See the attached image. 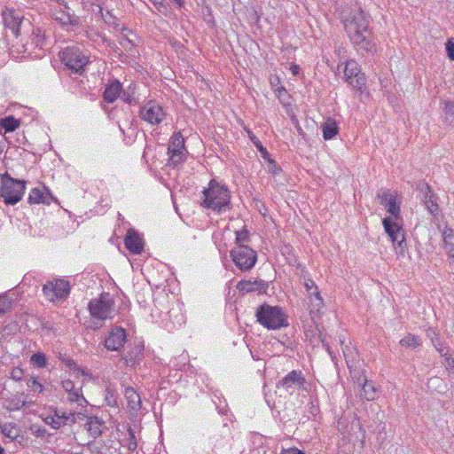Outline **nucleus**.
Returning a JSON list of instances; mask_svg holds the SVG:
<instances>
[{"mask_svg":"<svg viewBox=\"0 0 454 454\" xmlns=\"http://www.w3.org/2000/svg\"><path fill=\"white\" fill-rule=\"evenodd\" d=\"M342 22L348 35L358 51L373 52L376 51L375 43L369 29V20L360 7L342 15Z\"/></svg>","mask_w":454,"mask_h":454,"instance_id":"obj_1","label":"nucleus"},{"mask_svg":"<svg viewBox=\"0 0 454 454\" xmlns=\"http://www.w3.org/2000/svg\"><path fill=\"white\" fill-rule=\"evenodd\" d=\"M389 216L382 220L386 233L390 238L397 254L403 256L406 252V241L403 229V219L400 215V206L396 202L395 196L384 205Z\"/></svg>","mask_w":454,"mask_h":454,"instance_id":"obj_2","label":"nucleus"},{"mask_svg":"<svg viewBox=\"0 0 454 454\" xmlns=\"http://www.w3.org/2000/svg\"><path fill=\"white\" fill-rule=\"evenodd\" d=\"M230 199L228 189L212 180L209 182L208 187L203 191L201 206L222 213L230 208Z\"/></svg>","mask_w":454,"mask_h":454,"instance_id":"obj_3","label":"nucleus"},{"mask_svg":"<svg viewBox=\"0 0 454 454\" xmlns=\"http://www.w3.org/2000/svg\"><path fill=\"white\" fill-rule=\"evenodd\" d=\"M255 317L262 325L270 330L280 329L288 325L286 314L278 306L262 305L257 308Z\"/></svg>","mask_w":454,"mask_h":454,"instance_id":"obj_4","label":"nucleus"},{"mask_svg":"<svg viewBox=\"0 0 454 454\" xmlns=\"http://www.w3.org/2000/svg\"><path fill=\"white\" fill-rule=\"evenodd\" d=\"M62 63L74 74H81L89 63L88 55L79 46H69L59 53Z\"/></svg>","mask_w":454,"mask_h":454,"instance_id":"obj_5","label":"nucleus"},{"mask_svg":"<svg viewBox=\"0 0 454 454\" xmlns=\"http://www.w3.org/2000/svg\"><path fill=\"white\" fill-rule=\"evenodd\" d=\"M114 299L109 293H103L88 304L90 316L100 322L112 318L114 311Z\"/></svg>","mask_w":454,"mask_h":454,"instance_id":"obj_6","label":"nucleus"},{"mask_svg":"<svg viewBox=\"0 0 454 454\" xmlns=\"http://www.w3.org/2000/svg\"><path fill=\"white\" fill-rule=\"evenodd\" d=\"M26 189L25 181L12 178L7 173L2 176L0 195L7 205H15L21 200Z\"/></svg>","mask_w":454,"mask_h":454,"instance_id":"obj_7","label":"nucleus"},{"mask_svg":"<svg viewBox=\"0 0 454 454\" xmlns=\"http://www.w3.org/2000/svg\"><path fill=\"white\" fill-rule=\"evenodd\" d=\"M51 17L67 30L80 25V18L71 12L64 0H56L55 4L51 5Z\"/></svg>","mask_w":454,"mask_h":454,"instance_id":"obj_8","label":"nucleus"},{"mask_svg":"<svg viewBox=\"0 0 454 454\" xmlns=\"http://www.w3.org/2000/svg\"><path fill=\"white\" fill-rule=\"evenodd\" d=\"M230 255L235 265L242 271L251 270L257 260L254 250L247 245H238L230 252Z\"/></svg>","mask_w":454,"mask_h":454,"instance_id":"obj_9","label":"nucleus"},{"mask_svg":"<svg viewBox=\"0 0 454 454\" xmlns=\"http://www.w3.org/2000/svg\"><path fill=\"white\" fill-rule=\"evenodd\" d=\"M139 116L151 125H159L165 119L166 113L159 103L150 100L141 106Z\"/></svg>","mask_w":454,"mask_h":454,"instance_id":"obj_10","label":"nucleus"},{"mask_svg":"<svg viewBox=\"0 0 454 454\" xmlns=\"http://www.w3.org/2000/svg\"><path fill=\"white\" fill-rule=\"evenodd\" d=\"M43 292L51 301L62 300L67 297L70 292L69 282L65 279L48 281L43 287Z\"/></svg>","mask_w":454,"mask_h":454,"instance_id":"obj_11","label":"nucleus"},{"mask_svg":"<svg viewBox=\"0 0 454 454\" xmlns=\"http://www.w3.org/2000/svg\"><path fill=\"white\" fill-rule=\"evenodd\" d=\"M306 379L301 371L293 370L277 383L278 388H283L290 395L304 389Z\"/></svg>","mask_w":454,"mask_h":454,"instance_id":"obj_12","label":"nucleus"},{"mask_svg":"<svg viewBox=\"0 0 454 454\" xmlns=\"http://www.w3.org/2000/svg\"><path fill=\"white\" fill-rule=\"evenodd\" d=\"M344 76L346 82L353 89L362 90L365 85L366 79L364 74L361 72L359 65L353 59L346 62Z\"/></svg>","mask_w":454,"mask_h":454,"instance_id":"obj_13","label":"nucleus"},{"mask_svg":"<svg viewBox=\"0 0 454 454\" xmlns=\"http://www.w3.org/2000/svg\"><path fill=\"white\" fill-rule=\"evenodd\" d=\"M304 286L308 293L310 301V313L319 312L324 306V300L314 280L311 278L305 279Z\"/></svg>","mask_w":454,"mask_h":454,"instance_id":"obj_14","label":"nucleus"},{"mask_svg":"<svg viewBox=\"0 0 454 454\" xmlns=\"http://www.w3.org/2000/svg\"><path fill=\"white\" fill-rule=\"evenodd\" d=\"M126 338L127 334L125 329L116 326L112 329L108 336L106 338L105 347L108 350L118 351L123 347Z\"/></svg>","mask_w":454,"mask_h":454,"instance_id":"obj_15","label":"nucleus"},{"mask_svg":"<svg viewBox=\"0 0 454 454\" xmlns=\"http://www.w3.org/2000/svg\"><path fill=\"white\" fill-rule=\"evenodd\" d=\"M417 189L423 194V202L430 214L435 215L438 214L439 207L436 202V196L432 192L428 184L421 182L418 184Z\"/></svg>","mask_w":454,"mask_h":454,"instance_id":"obj_16","label":"nucleus"},{"mask_svg":"<svg viewBox=\"0 0 454 454\" xmlns=\"http://www.w3.org/2000/svg\"><path fill=\"white\" fill-rule=\"evenodd\" d=\"M124 244L126 248L134 254H140L144 250V244L138 233L129 229L126 234Z\"/></svg>","mask_w":454,"mask_h":454,"instance_id":"obj_17","label":"nucleus"},{"mask_svg":"<svg viewBox=\"0 0 454 454\" xmlns=\"http://www.w3.org/2000/svg\"><path fill=\"white\" fill-rule=\"evenodd\" d=\"M442 237L443 251L448 255L449 262L454 264V230L444 227L442 231Z\"/></svg>","mask_w":454,"mask_h":454,"instance_id":"obj_18","label":"nucleus"},{"mask_svg":"<svg viewBox=\"0 0 454 454\" xmlns=\"http://www.w3.org/2000/svg\"><path fill=\"white\" fill-rule=\"evenodd\" d=\"M52 199L53 196L50 191L43 186L32 189L28 194L27 201L31 205L39 203L50 204Z\"/></svg>","mask_w":454,"mask_h":454,"instance_id":"obj_19","label":"nucleus"},{"mask_svg":"<svg viewBox=\"0 0 454 454\" xmlns=\"http://www.w3.org/2000/svg\"><path fill=\"white\" fill-rule=\"evenodd\" d=\"M238 288L240 291L251 293L254 291L264 292L268 288V284L263 280H242L239 282Z\"/></svg>","mask_w":454,"mask_h":454,"instance_id":"obj_20","label":"nucleus"},{"mask_svg":"<svg viewBox=\"0 0 454 454\" xmlns=\"http://www.w3.org/2000/svg\"><path fill=\"white\" fill-rule=\"evenodd\" d=\"M121 84L119 81L111 82L106 87L103 94L105 101L114 103L121 93Z\"/></svg>","mask_w":454,"mask_h":454,"instance_id":"obj_21","label":"nucleus"},{"mask_svg":"<svg viewBox=\"0 0 454 454\" xmlns=\"http://www.w3.org/2000/svg\"><path fill=\"white\" fill-rule=\"evenodd\" d=\"M340 345L342 347V352L346 360V364L350 370V373H353V370L356 371V369L358 354L354 348L344 345L343 340H340Z\"/></svg>","mask_w":454,"mask_h":454,"instance_id":"obj_22","label":"nucleus"},{"mask_svg":"<svg viewBox=\"0 0 454 454\" xmlns=\"http://www.w3.org/2000/svg\"><path fill=\"white\" fill-rule=\"evenodd\" d=\"M321 129L323 132V137L325 140L332 139L339 132L337 122L332 118H327L325 121L322 123Z\"/></svg>","mask_w":454,"mask_h":454,"instance_id":"obj_23","label":"nucleus"},{"mask_svg":"<svg viewBox=\"0 0 454 454\" xmlns=\"http://www.w3.org/2000/svg\"><path fill=\"white\" fill-rule=\"evenodd\" d=\"M124 395L131 410L138 411L141 408V397L133 387H126Z\"/></svg>","mask_w":454,"mask_h":454,"instance_id":"obj_24","label":"nucleus"},{"mask_svg":"<svg viewBox=\"0 0 454 454\" xmlns=\"http://www.w3.org/2000/svg\"><path fill=\"white\" fill-rule=\"evenodd\" d=\"M4 22L5 27H8L13 35H18L21 22L19 17L14 16L12 12H5L4 14Z\"/></svg>","mask_w":454,"mask_h":454,"instance_id":"obj_25","label":"nucleus"},{"mask_svg":"<svg viewBox=\"0 0 454 454\" xmlns=\"http://www.w3.org/2000/svg\"><path fill=\"white\" fill-rule=\"evenodd\" d=\"M359 385H362L361 396L367 401H372L375 398L376 390L372 383L368 382L365 378L358 379Z\"/></svg>","mask_w":454,"mask_h":454,"instance_id":"obj_26","label":"nucleus"},{"mask_svg":"<svg viewBox=\"0 0 454 454\" xmlns=\"http://www.w3.org/2000/svg\"><path fill=\"white\" fill-rule=\"evenodd\" d=\"M168 151H185L184 138L181 132H176L170 138V144Z\"/></svg>","mask_w":454,"mask_h":454,"instance_id":"obj_27","label":"nucleus"},{"mask_svg":"<svg viewBox=\"0 0 454 454\" xmlns=\"http://www.w3.org/2000/svg\"><path fill=\"white\" fill-rule=\"evenodd\" d=\"M400 344L407 348H416L422 345V341L419 336L408 333L400 340Z\"/></svg>","mask_w":454,"mask_h":454,"instance_id":"obj_28","label":"nucleus"},{"mask_svg":"<svg viewBox=\"0 0 454 454\" xmlns=\"http://www.w3.org/2000/svg\"><path fill=\"white\" fill-rule=\"evenodd\" d=\"M67 399L72 403H77L80 406H83L87 403L82 392V387H74L73 391L68 392Z\"/></svg>","mask_w":454,"mask_h":454,"instance_id":"obj_29","label":"nucleus"},{"mask_svg":"<svg viewBox=\"0 0 454 454\" xmlns=\"http://www.w3.org/2000/svg\"><path fill=\"white\" fill-rule=\"evenodd\" d=\"M19 126L20 121L12 115L0 119V127L4 129L5 132L14 131Z\"/></svg>","mask_w":454,"mask_h":454,"instance_id":"obj_30","label":"nucleus"},{"mask_svg":"<svg viewBox=\"0 0 454 454\" xmlns=\"http://www.w3.org/2000/svg\"><path fill=\"white\" fill-rule=\"evenodd\" d=\"M143 348L140 346H136L134 349L125 356L126 364L133 366L137 362L140 361L142 356Z\"/></svg>","mask_w":454,"mask_h":454,"instance_id":"obj_31","label":"nucleus"},{"mask_svg":"<svg viewBox=\"0 0 454 454\" xmlns=\"http://www.w3.org/2000/svg\"><path fill=\"white\" fill-rule=\"evenodd\" d=\"M427 337L430 339L432 344L436 348V350L441 354V356H446L447 353H443L444 348H438V345H440V340L438 338V333L435 332V330L432 327H429L426 331Z\"/></svg>","mask_w":454,"mask_h":454,"instance_id":"obj_32","label":"nucleus"},{"mask_svg":"<svg viewBox=\"0 0 454 454\" xmlns=\"http://www.w3.org/2000/svg\"><path fill=\"white\" fill-rule=\"evenodd\" d=\"M100 12L101 17L106 24L114 28H117L120 26L118 18L111 11L103 12V10L100 9Z\"/></svg>","mask_w":454,"mask_h":454,"instance_id":"obj_33","label":"nucleus"},{"mask_svg":"<svg viewBox=\"0 0 454 454\" xmlns=\"http://www.w3.org/2000/svg\"><path fill=\"white\" fill-rule=\"evenodd\" d=\"M31 364L38 368H44L47 366V357L44 353L37 352L30 357Z\"/></svg>","mask_w":454,"mask_h":454,"instance_id":"obj_34","label":"nucleus"},{"mask_svg":"<svg viewBox=\"0 0 454 454\" xmlns=\"http://www.w3.org/2000/svg\"><path fill=\"white\" fill-rule=\"evenodd\" d=\"M157 11L168 17L171 14V7L166 0H151Z\"/></svg>","mask_w":454,"mask_h":454,"instance_id":"obj_35","label":"nucleus"},{"mask_svg":"<svg viewBox=\"0 0 454 454\" xmlns=\"http://www.w3.org/2000/svg\"><path fill=\"white\" fill-rule=\"evenodd\" d=\"M247 133L249 138L251 139L254 146L258 149L263 159H269L270 153H268L267 149L262 145L261 141L254 135L252 131L248 130Z\"/></svg>","mask_w":454,"mask_h":454,"instance_id":"obj_36","label":"nucleus"},{"mask_svg":"<svg viewBox=\"0 0 454 454\" xmlns=\"http://www.w3.org/2000/svg\"><path fill=\"white\" fill-rule=\"evenodd\" d=\"M134 89H135V84L130 83L129 86L128 87V89L123 91L121 90V97L122 100L129 105L136 103V98L134 96V94H135Z\"/></svg>","mask_w":454,"mask_h":454,"instance_id":"obj_37","label":"nucleus"},{"mask_svg":"<svg viewBox=\"0 0 454 454\" xmlns=\"http://www.w3.org/2000/svg\"><path fill=\"white\" fill-rule=\"evenodd\" d=\"M184 151H168L169 155L168 165L176 167L184 160Z\"/></svg>","mask_w":454,"mask_h":454,"instance_id":"obj_38","label":"nucleus"},{"mask_svg":"<svg viewBox=\"0 0 454 454\" xmlns=\"http://www.w3.org/2000/svg\"><path fill=\"white\" fill-rule=\"evenodd\" d=\"M120 45L128 52H131L134 54L135 51V43L133 40L129 38L127 35L122 34L119 40Z\"/></svg>","mask_w":454,"mask_h":454,"instance_id":"obj_39","label":"nucleus"},{"mask_svg":"<svg viewBox=\"0 0 454 454\" xmlns=\"http://www.w3.org/2000/svg\"><path fill=\"white\" fill-rule=\"evenodd\" d=\"M27 388L35 393H43L44 387L42 383H40L37 379L34 376H31L27 380Z\"/></svg>","mask_w":454,"mask_h":454,"instance_id":"obj_40","label":"nucleus"},{"mask_svg":"<svg viewBox=\"0 0 454 454\" xmlns=\"http://www.w3.org/2000/svg\"><path fill=\"white\" fill-rule=\"evenodd\" d=\"M1 429L3 434L8 438L15 439L18 436L16 427L13 424H4Z\"/></svg>","mask_w":454,"mask_h":454,"instance_id":"obj_41","label":"nucleus"},{"mask_svg":"<svg viewBox=\"0 0 454 454\" xmlns=\"http://www.w3.org/2000/svg\"><path fill=\"white\" fill-rule=\"evenodd\" d=\"M12 300L6 294L0 295V315L5 314L11 310Z\"/></svg>","mask_w":454,"mask_h":454,"instance_id":"obj_42","label":"nucleus"},{"mask_svg":"<svg viewBox=\"0 0 454 454\" xmlns=\"http://www.w3.org/2000/svg\"><path fill=\"white\" fill-rule=\"evenodd\" d=\"M394 197H395V195L391 194L390 192L386 189H381L377 194L379 202L382 206L387 204L390 200V199H392Z\"/></svg>","mask_w":454,"mask_h":454,"instance_id":"obj_43","label":"nucleus"},{"mask_svg":"<svg viewBox=\"0 0 454 454\" xmlns=\"http://www.w3.org/2000/svg\"><path fill=\"white\" fill-rule=\"evenodd\" d=\"M249 240V233L246 229L236 232V246L245 245Z\"/></svg>","mask_w":454,"mask_h":454,"instance_id":"obj_44","label":"nucleus"},{"mask_svg":"<svg viewBox=\"0 0 454 454\" xmlns=\"http://www.w3.org/2000/svg\"><path fill=\"white\" fill-rule=\"evenodd\" d=\"M61 417V420L64 422V426L68 423L74 424L76 421L75 414L72 411L62 410Z\"/></svg>","mask_w":454,"mask_h":454,"instance_id":"obj_45","label":"nucleus"},{"mask_svg":"<svg viewBox=\"0 0 454 454\" xmlns=\"http://www.w3.org/2000/svg\"><path fill=\"white\" fill-rule=\"evenodd\" d=\"M442 110L446 116L454 117V103L450 100L442 102Z\"/></svg>","mask_w":454,"mask_h":454,"instance_id":"obj_46","label":"nucleus"},{"mask_svg":"<svg viewBox=\"0 0 454 454\" xmlns=\"http://www.w3.org/2000/svg\"><path fill=\"white\" fill-rule=\"evenodd\" d=\"M447 56L450 60H454V38L450 37L445 43Z\"/></svg>","mask_w":454,"mask_h":454,"instance_id":"obj_47","label":"nucleus"},{"mask_svg":"<svg viewBox=\"0 0 454 454\" xmlns=\"http://www.w3.org/2000/svg\"><path fill=\"white\" fill-rule=\"evenodd\" d=\"M33 36V43L35 46H41L43 41V31L40 28L34 29Z\"/></svg>","mask_w":454,"mask_h":454,"instance_id":"obj_48","label":"nucleus"},{"mask_svg":"<svg viewBox=\"0 0 454 454\" xmlns=\"http://www.w3.org/2000/svg\"><path fill=\"white\" fill-rule=\"evenodd\" d=\"M137 447V442L135 434H134L133 430L129 429V440H128V449L130 451H134V450H136Z\"/></svg>","mask_w":454,"mask_h":454,"instance_id":"obj_49","label":"nucleus"},{"mask_svg":"<svg viewBox=\"0 0 454 454\" xmlns=\"http://www.w3.org/2000/svg\"><path fill=\"white\" fill-rule=\"evenodd\" d=\"M45 421L47 424L51 425V427H53L55 429H59L62 426H64V422L62 420H60L59 419H56L54 416L47 417Z\"/></svg>","mask_w":454,"mask_h":454,"instance_id":"obj_50","label":"nucleus"},{"mask_svg":"<svg viewBox=\"0 0 454 454\" xmlns=\"http://www.w3.org/2000/svg\"><path fill=\"white\" fill-rule=\"evenodd\" d=\"M23 370L21 368L16 367L12 370L11 378L15 380H20L23 377Z\"/></svg>","mask_w":454,"mask_h":454,"instance_id":"obj_51","label":"nucleus"},{"mask_svg":"<svg viewBox=\"0 0 454 454\" xmlns=\"http://www.w3.org/2000/svg\"><path fill=\"white\" fill-rule=\"evenodd\" d=\"M61 385H62L63 389L67 393L73 391L74 388L75 387L74 383L70 380H63Z\"/></svg>","mask_w":454,"mask_h":454,"instance_id":"obj_52","label":"nucleus"},{"mask_svg":"<svg viewBox=\"0 0 454 454\" xmlns=\"http://www.w3.org/2000/svg\"><path fill=\"white\" fill-rule=\"evenodd\" d=\"M443 356L445 357V364L447 370L454 373V358L448 355Z\"/></svg>","mask_w":454,"mask_h":454,"instance_id":"obj_53","label":"nucleus"},{"mask_svg":"<svg viewBox=\"0 0 454 454\" xmlns=\"http://www.w3.org/2000/svg\"><path fill=\"white\" fill-rule=\"evenodd\" d=\"M106 400L107 402V404L110 405V406L117 405V401H116L115 398H114V395H113V394L110 391L107 392L106 396Z\"/></svg>","mask_w":454,"mask_h":454,"instance_id":"obj_54","label":"nucleus"},{"mask_svg":"<svg viewBox=\"0 0 454 454\" xmlns=\"http://www.w3.org/2000/svg\"><path fill=\"white\" fill-rule=\"evenodd\" d=\"M63 361L70 369L77 371L80 370L79 366H77V364L72 359L67 358Z\"/></svg>","mask_w":454,"mask_h":454,"instance_id":"obj_55","label":"nucleus"},{"mask_svg":"<svg viewBox=\"0 0 454 454\" xmlns=\"http://www.w3.org/2000/svg\"><path fill=\"white\" fill-rule=\"evenodd\" d=\"M281 454H305V453L296 448H291V449L284 450Z\"/></svg>","mask_w":454,"mask_h":454,"instance_id":"obj_56","label":"nucleus"},{"mask_svg":"<svg viewBox=\"0 0 454 454\" xmlns=\"http://www.w3.org/2000/svg\"><path fill=\"white\" fill-rule=\"evenodd\" d=\"M89 430L95 437L98 436L101 434V431L98 426L92 427V425H90Z\"/></svg>","mask_w":454,"mask_h":454,"instance_id":"obj_57","label":"nucleus"},{"mask_svg":"<svg viewBox=\"0 0 454 454\" xmlns=\"http://www.w3.org/2000/svg\"><path fill=\"white\" fill-rule=\"evenodd\" d=\"M266 160H267L270 164H272V168H271V170H270V171L272 172V174H273V175H277V174H278V168H277V166H276V162H275L273 160H271L270 157H269V159H266Z\"/></svg>","mask_w":454,"mask_h":454,"instance_id":"obj_58","label":"nucleus"},{"mask_svg":"<svg viewBox=\"0 0 454 454\" xmlns=\"http://www.w3.org/2000/svg\"><path fill=\"white\" fill-rule=\"evenodd\" d=\"M173 2L177 5L178 8H183L185 4L184 0H173Z\"/></svg>","mask_w":454,"mask_h":454,"instance_id":"obj_59","label":"nucleus"},{"mask_svg":"<svg viewBox=\"0 0 454 454\" xmlns=\"http://www.w3.org/2000/svg\"><path fill=\"white\" fill-rule=\"evenodd\" d=\"M61 412H62V410H60V409H57V410L55 411L54 417H55L56 419H59L61 420V419H62Z\"/></svg>","mask_w":454,"mask_h":454,"instance_id":"obj_60","label":"nucleus"},{"mask_svg":"<svg viewBox=\"0 0 454 454\" xmlns=\"http://www.w3.org/2000/svg\"><path fill=\"white\" fill-rule=\"evenodd\" d=\"M438 348H444L443 353H447L448 354V348L446 346H444V344L442 343L441 341H440V345H438Z\"/></svg>","mask_w":454,"mask_h":454,"instance_id":"obj_61","label":"nucleus"},{"mask_svg":"<svg viewBox=\"0 0 454 454\" xmlns=\"http://www.w3.org/2000/svg\"><path fill=\"white\" fill-rule=\"evenodd\" d=\"M298 68H299V67H298V66H296V65L293 66V67H292V72H293V74H297V72H298Z\"/></svg>","mask_w":454,"mask_h":454,"instance_id":"obj_62","label":"nucleus"},{"mask_svg":"<svg viewBox=\"0 0 454 454\" xmlns=\"http://www.w3.org/2000/svg\"><path fill=\"white\" fill-rule=\"evenodd\" d=\"M4 152V146L2 145H0V155L3 153Z\"/></svg>","mask_w":454,"mask_h":454,"instance_id":"obj_63","label":"nucleus"},{"mask_svg":"<svg viewBox=\"0 0 454 454\" xmlns=\"http://www.w3.org/2000/svg\"><path fill=\"white\" fill-rule=\"evenodd\" d=\"M4 448L0 445V454H4Z\"/></svg>","mask_w":454,"mask_h":454,"instance_id":"obj_64","label":"nucleus"}]
</instances>
